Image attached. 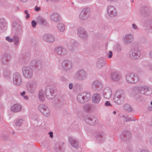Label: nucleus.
<instances>
[{"label": "nucleus", "mask_w": 152, "mask_h": 152, "mask_svg": "<svg viewBox=\"0 0 152 152\" xmlns=\"http://www.w3.org/2000/svg\"><path fill=\"white\" fill-rule=\"evenodd\" d=\"M78 88L77 89V91ZM77 102L82 103L89 101L90 99V93L88 92H77Z\"/></svg>", "instance_id": "1"}, {"label": "nucleus", "mask_w": 152, "mask_h": 152, "mask_svg": "<svg viewBox=\"0 0 152 152\" xmlns=\"http://www.w3.org/2000/svg\"><path fill=\"white\" fill-rule=\"evenodd\" d=\"M125 98V95L124 91L121 90H119L115 94L113 99L115 103L120 105L124 102Z\"/></svg>", "instance_id": "2"}, {"label": "nucleus", "mask_w": 152, "mask_h": 152, "mask_svg": "<svg viewBox=\"0 0 152 152\" xmlns=\"http://www.w3.org/2000/svg\"><path fill=\"white\" fill-rule=\"evenodd\" d=\"M22 72L23 77L26 79H31L33 76V69L29 66H23L22 68Z\"/></svg>", "instance_id": "3"}, {"label": "nucleus", "mask_w": 152, "mask_h": 152, "mask_svg": "<svg viewBox=\"0 0 152 152\" xmlns=\"http://www.w3.org/2000/svg\"><path fill=\"white\" fill-rule=\"evenodd\" d=\"M26 86L27 91L30 93H33L38 87V82L35 80H29L27 82Z\"/></svg>", "instance_id": "4"}, {"label": "nucleus", "mask_w": 152, "mask_h": 152, "mask_svg": "<svg viewBox=\"0 0 152 152\" xmlns=\"http://www.w3.org/2000/svg\"><path fill=\"white\" fill-rule=\"evenodd\" d=\"M126 82L129 84H133L136 83L138 80L137 75L133 73H129L125 76Z\"/></svg>", "instance_id": "5"}, {"label": "nucleus", "mask_w": 152, "mask_h": 152, "mask_svg": "<svg viewBox=\"0 0 152 152\" xmlns=\"http://www.w3.org/2000/svg\"><path fill=\"white\" fill-rule=\"evenodd\" d=\"M12 81L14 85L19 86L23 83V80L20 74L18 72H15L14 73L12 76Z\"/></svg>", "instance_id": "6"}, {"label": "nucleus", "mask_w": 152, "mask_h": 152, "mask_svg": "<svg viewBox=\"0 0 152 152\" xmlns=\"http://www.w3.org/2000/svg\"><path fill=\"white\" fill-rule=\"evenodd\" d=\"M47 99H52L55 97V90L53 88L50 86H48L44 90Z\"/></svg>", "instance_id": "7"}, {"label": "nucleus", "mask_w": 152, "mask_h": 152, "mask_svg": "<svg viewBox=\"0 0 152 152\" xmlns=\"http://www.w3.org/2000/svg\"><path fill=\"white\" fill-rule=\"evenodd\" d=\"M92 136L98 143H100L105 139V137L104 133L101 132L96 131L93 133Z\"/></svg>", "instance_id": "8"}, {"label": "nucleus", "mask_w": 152, "mask_h": 152, "mask_svg": "<svg viewBox=\"0 0 152 152\" xmlns=\"http://www.w3.org/2000/svg\"><path fill=\"white\" fill-rule=\"evenodd\" d=\"M90 9L89 8H84L80 14V18L83 20H87L90 17Z\"/></svg>", "instance_id": "9"}, {"label": "nucleus", "mask_w": 152, "mask_h": 152, "mask_svg": "<svg viewBox=\"0 0 152 152\" xmlns=\"http://www.w3.org/2000/svg\"><path fill=\"white\" fill-rule=\"evenodd\" d=\"M84 119L87 124L91 126L95 125L97 123V118L93 115H86Z\"/></svg>", "instance_id": "10"}, {"label": "nucleus", "mask_w": 152, "mask_h": 152, "mask_svg": "<svg viewBox=\"0 0 152 152\" xmlns=\"http://www.w3.org/2000/svg\"><path fill=\"white\" fill-rule=\"evenodd\" d=\"M129 54L131 58L133 59H137L140 55V52L137 48H132L130 50Z\"/></svg>", "instance_id": "11"}, {"label": "nucleus", "mask_w": 152, "mask_h": 152, "mask_svg": "<svg viewBox=\"0 0 152 152\" xmlns=\"http://www.w3.org/2000/svg\"><path fill=\"white\" fill-rule=\"evenodd\" d=\"M39 110L45 116L48 117L50 115V111L48 107L44 104L39 105Z\"/></svg>", "instance_id": "12"}, {"label": "nucleus", "mask_w": 152, "mask_h": 152, "mask_svg": "<svg viewBox=\"0 0 152 152\" xmlns=\"http://www.w3.org/2000/svg\"><path fill=\"white\" fill-rule=\"evenodd\" d=\"M103 87V85L101 81L99 80H96L92 83L91 88L94 91H97Z\"/></svg>", "instance_id": "13"}, {"label": "nucleus", "mask_w": 152, "mask_h": 152, "mask_svg": "<svg viewBox=\"0 0 152 152\" xmlns=\"http://www.w3.org/2000/svg\"><path fill=\"white\" fill-rule=\"evenodd\" d=\"M112 94V89L109 87H106L104 88L102 91L103 96L107 99H110Z\"/></svg>", "instance_id": "14"}, {"label": "nucleus", "mask_w": 152, "mask_h": 152, "mask_svg": "<svg viewBox=\"0 0 152 152\" xmlns=\"http://www.w3.org/2000/svg\"><path fill=\"white\" fill-rule=\"evenodd\" d=\"M140 93L146 95H149L151 93L150 88L146 86H141L139 87Z\"/></svg>", "instance_id": "15"}, {"label": "nucleus", "mask_w": 152, "mask_h": 152, "mask_svg": "<svg viewBox=\"0 0 152 152\" xmlns=\"http://www.w3.org/2000/svg\"><path fill=\"white\" fill-rule=\"evenodd\" d=\"M72 66V62L69 60H65L61 63V67L65 70L67 71L71 69Z\"/></svg>", "instance_id": "16"}, {"label": "nucleus", "mask_w": 152, "mask_h": 152, "mask_svg": "<svg viewBox=\"0 0 152 152\" xmlns=\"http://www.w3.org/2000/svg\"><path fill=\"white\" fill-rule=\"evenodd\" d=\"M13 28L12 30L14 31L15 34H21L22 32V26L16 22H14L12 24Z\"/></svg>", "instance_id": "17"}, {"label": "nucleus", "mask_w": 152, "mask_h": 152, "mask_svg": "<svg viewBox=\"0 0 152 152\" xmlns=\"http://www.w3.org/2000/svg\"><path fill=\"white\" fill-rule=\"evenodd\" d=\"M42 38L44 41L48 43L53 42L55 39L54 35L51 34H45Z\"/></svg>", "instance_id": "18"}, {"label": "nucleus", "mask_w": 152, "mask_h": 152, "mask_svg": "<svg viewBox=\"0 0 152 152\" xmlns=\"http://www.w3.org/2000/svg\"><path fill=\"white\" fill-rule=\"evenodd\" d=\"M86 77V73L83 70H80L77 73V80L82 81L85 79Z\"/></svg>", "instance_id": "19"}, {"label": "nucleus", "mask_w": 152, "mask_h": 152, "mask_svg": "<svg viewBox=\"0 0 152 152\" xmlns=\"http://www.w3.org/2000/svg\"><path fill=\"white\" fill-rule=\"evenodd\" d=\"M107 64L106 59L104 58L100 57L97 60L96 62V66L97 68L100 69L105 66Z\"/></svg>", "instance_id": "20"}, {"label": "nucleus", "mask_w": 152, "mask_h": 152, "mask_svg": "<svg viewBox=\"0 0 152 152\" xmlns=\"http://www.w3.org/2000/svg\"><path fill=\"white\" fill-rule=\"evenodd\" d=\"M78 35L83 39H86L88 36V34L86 30L83 28L80 27L77 29Z\"/></svg>", "instance_id": "21"}, {"label": "nucleus", "mask_w": 152, "mask_h": 152, "mask_svg": "<svg viewBox=\"0 0 152 152\" xmlns=\"http://www.w3.org/2000/svg\"><path fill=\"white\" fill-rule=\"evenodd\" d=\"M55 51L58 55L62 56L65 55L67 53V50L64 47H58L55 48Z\"/></svg>", "instance_id": "22"}, {"label": "nucleus", "mask_w": 152, "mask_h": 152, "mask_svg": "<svg viewBox=\"0 0 152 152\" xmlns=\"http://www.w3.org/2000/svg\"><path fill=\"white\" fill-rule=\"evenodd\" d=\"M110 77L111 79L114 82H118L121 78V75L116 71H114L111 73Z\"/></svg>", "instance_id": "23"}, {"label": "nucleus", "mask_w": 152, "mask_h": 152, "mask_svg": "<svg viewBox=\"0 0 152 152\" xmlns=\"http://www.w3.org/2000/svg\"><path fill=\"white\" fill-rule=\"evenodd\" d=\"M107 11L108 15L111 17H114L117 15L115 7L111 5H109L107 7Z\"/></svg>", "instance_id": "24"}, {"label": "nucleus", "mask_w": 152, "mask_h": 152, "mask_svg": "<svg viewBox=\"0 0 152 152\" xmlns=\"http://www.w3.org/2000/svg\"><path fill=\"white\" fill-rule=\"evenodd\" d=\"M11 58L10 55L8 53L4 54L1 58V62L3 65L6 64Z\"/></svg>", "instance_id": "25"}, {"label": "nucleus", "mask_w": 152, "mask_h": 152, "mask_svg": "<svg viewBox=\"0 0 152 152\" xmlns=\"http://www.w3.org/2000/svg\"><path fill=\"white\" fill-rule=\"evenodd\" d=\"M92 100L93 103L96 104H99L101 100L100 95L98 93L94 94L92 96Z\"/></svg>", "instance_id": "26"}, {"label": "nucleus", "mask_w": 152, "mask_h": 152, "mask_svg": "<svg viewBox=\"0 0 152 152\" xmlns=\"http://www.w3.org/2000/svg\"><path fill=\"white\" fill-rule=\"evenodd\" d=\"M10 109L12 112L17 113L21 111L22 109V107L20 104H16L11 106Z\"/></svg>", "instance_id": "27"}, {"label": "nucleus", "mask_w": 152, "mask_h": 152, "mask_svg": "<svg viewBox=\"0 0 152 152\" xmlns=\"http://www.w3.org/2000/svg\"><path fill=\"white\" fill-rule=\"evenodd\" d=\"M133 38V36L131 34H128L124 37L123 41L126 44L131 43L132 42Z\"/></svg>", "instance_id": "28"}, {"label": "nucleus", "mask_w": 152, "mask_h": 152, "mask_svg": "<svg viewBox=\"0 0 152 152\" xmlns=\"http://www.w3.org/2000/svg\"><path fill=\"white\" fill-rule=\"evenodd\" d=\"M7 28V25L5 21L3 19L0 20V32L1 33L6 31Z\"/></svg>", "instance_id": "29"}, {"label": "nucleus", "mask_w": 152, "mask_h": 152, "mask_svg": "<svg viewBox=\"0 0 152 152\" xmlns=\"http://www.w3.org/2000/svg\"><path fill=\"white\" fill-rule=\"evenodd\" d=\"M13 45L15 46L19 45L20 42V37L17 35H15L13 36Z\"/></svg>", "instance_id": "30"}, {"label": "nucleus", "mask_w": 152, "mask_h": 152, "mask_svg": "<svg viewBox=\"0 0 152 152\" xmlns=\"http://www.w3.org/2000/svg\"><path fill=\"white\" fill-rule=\"evenodd\" d=\"M130 137L129 132L125 131L121 135V139L122 140H128Z\"/></svg>", "instance_id": "31"}, {"label": "nucleus", "mask_w": 152, "mask_h": 152, "mask_svg": "<svg viewBox=\"0 0 152 152\" xmlns=\"http://www.w3.org/2000/svg\"><path fill=\"white\" fill-rule=\"evenodd\" d=\"M84 110L87 113H91L93 111L92 105L91 104H86L83 106Z\"/></svg>", "instance_id": "32"}, {"label": "nucleus", "mask_w": 152, "mask_h": 152, "mask_svg": "<svg viewBox=\"0 0 152 152\" xmlns=\"http://www.w3.org/2000/svg\"><path fill=\"white\" fill-rule=\"evenodd\" d=\"M51 20L53 22H57L60 19V16L59 14L57 13H54L51 16Z\"/></svg>", "instance_id": "33"}, {"label": "nucleus", "mask_w": 152, "mask_h": 152, "mask_svg": "<svg viewBox=\"0 0 152 152\" xmlns=\"http://www.w3.org/2000/svg\"><path fill=\"white\" fill-rule=\"evenodd\" d=\"M45 94L44 90L41 89L39 91V97L40 100L41 101H44L45 99Z\"/></svg>", "instance_id": "34"}, {"label": "nucleus", "mask_w": 152, "mask_h": 152, "mask_svg": "<svg viewBox=\"0 0 152 152\" xmlns=\"http://www.w3.org/2000/svg\"><path fill=\"white\" fill-rule=\"evenodd\" d=\"M121 118H122L124 121H125L126 122L134 121V118L133 117H129L128 115H122L121 116Z\"/></svg>", "instance_id": "35"}, {"label": "nucleus", "mask_w": 152, "mask_h": 152, "mask_svg": "<svg viewBox=\"0 0 152 152\" xmlns=\"http://www.w3.org/2000/svg\"><path fill=\"white\" fill-rule=\"evenodd\" d=\"M37 22L42 25H45L47 23V20L39 16L37 18Z\"/></svg>", "instance_id": "36"}, {"label": "nucleus", "mask_w": 152, "mask_h": 152, "mask_svg": "<svg viewBox=\"0 0 152 152\" xmlns=\"http://www.w3.org/2000/svg\"><path fill=\"white\" fill-rule=\"evenodd\" d=\"M11 72L8 70H6L4 71V78L7 79H9L11 78Z\"/></svg>", "instance_id": "37"}, {"label": "nucleus", "mask_w": 152, "mask_h": 152, "mask_svg": "<svg viewBox=\"0 0 152 152\" xmlns=\"http://www.w3.org/2000/svg\"><path fill=\"white\" fill-rule=\"evenodd\" d=\"M69 143L74 148H76V140L75 138L72 137H70L69 138Z\"/></svg>", "instance_id": "38"}, {"label": "nucleus", "mask_w": 152, "mask_h": 152, "mask_svg": "<svg viewBox=\"0 0 152 152\" xmlns=\"http://www.w3.org/2000/svg\"><path fill=\"white\" fill-rule=\"evenodd\" d=\"M58 30L61 32L64 31L65 30V26L62 23H59L57 26Z\"/></svg>", "instance_id": "39"}, {"label": "nucleus", "mask_w": 152, "mask_h": 152, "mask_svg": "<svg viewBox=\"0 0 152 152\" xmlns=\"http://www.w3.org/2000/svg\"><path fill=\"white\" fill-rule=\"evenodd\" d=\"M40 119L39 118V116L37 115H33L31 116V121L32 122H38L40 121Z\"/></svg>", "instance_id": "40"}, {"label": "nucleus", "mask_w": 152, "mask_h": 152, "mask_svg": "<svg viewBox=\"0 0 152 152\" xmlns=\"http://www.w3.org/2000/svg\"><path fill=\"white\" fill-rule=\"evenodd\" d=\"M55 150L56 152H63L62 145L56 144L55 146Z\"/></svg>", "instance_id": "41"}, {"label": "nucleus", "mask_w": 152, "mask_h": 152, "mask_svg": "<svg viewBox=\"0 0 152 152\" xmlns=\"http://www.w3.org/2000/svg\"><path fill=\"white\" fill-rule=\"evenodd\" d=\"M75 48L76 42L75 41L72 43L70 45L68 46V49L72 52L75 50Z\"/></svg>", "instance_id": "42"}, {"label": "nucleus", "mask_w": 152, "mask_h": 152, "mask_svg": "<svg viewBox=\"0 0 152 152\" xmlns=\"http://www.w3.org/2000/svg\"><path fill=\"white\" fill-rule=\"evenodd\" d=\"M139 92H140L139 88H134L131 91V95L132 96H133Z\"/></svg>", "instance_id": "43"}, {"label": "nucleus", "mask_w": 152, "mask_h": 152, "mask_svg": "<svg viewBox=\"0 0 152 152\" xmlns=\"http://www.w3.org/2000/svg\"><path fill=\"white\" fill-rule=\"evenodd\" d=\"M24 120L22 119H19L17 120L16 121L15 124L16 126L18 127L20 126L23 124Z\"/></svg>", "instance_id": "44"}, {"label": "nucleus", "mask_w": 152, "mask_h": 152, "mask_svg": "<svg viewBox=\"0 0 152 152\" xmlns=\"http://www.w3.org/2000/svg\"><path fill=\"white\" fill-rule=\"evenodd\" d=\"M125 110L129 112H132V109L131 106L128 104H125L123 106Z\"/></svg>", "instance_id": "45"}, {"label": "nucleus", "mask_w": 152, "mask_h": 152, "mask_svg": "<svg viewBox=\"0 0 152 152\" xmlns=\"http://www.w3.org/2000/svg\"><path fill=\"white\" fill-rule=\"evenodd\" d=\"M148 11V9L146 7L142 8L140 10V12L142 13H146Z\"/></svg>", "instance_id": "46"}, {"label": "nucleus", "mask_w": 152, "mask_h": 152, "mask_svg": "<svg viewBox=\"0 0 152 152\" xmlns=\"http://www.w3.org/2000/svg\"><path fill=\"white\" fill-rule=\"evenodd\" d=\"M6 39L9 42H12L13 41V37L11 38L10 37L8 36L6 37Z\"/></svg>", "instance_id": "47"}, {"label": "nucleus", "mask_w": 152, "mask_h": 152, "mask_svg": "<svg viewBox=\"0 0 152 152\" xmlns=\"http://www.w3.org/2000/svg\"><path fill=\"white\" fill-rule=\"evenodd\" d=\"M24 12L26 14V18L28 19L30 17V15L28 13V11L27 10H25L24 11Z\"/></svg>", "instance_id": "48"}, {"label": "nucleus", "mask_w": 152, "mask_h": 152, "mask_svg": "<svg viewBox=\"0 0 152 152\" xmlns=\"http://www.w3.org/2000/svg\"><path fill=\"white\" fill-rule=\"evenodd\" d=\"M34 10L35 11L37 12H38L39 11H40L41 10V7H38L37 6H36L34 8Z\"/></svg>", "instance_id": "49"}, {"label": "nucleus", "mask_w": 152, "mask_h": 152, "mask_svg": "<svg viewBox=\"0 0 152 152\" xmlns=\"http://www.w3.org/2000/svg\"><path fill=\"white\" fill-rule=\"evenodd\" d=\"M132 26L134 30L137 31L138 30V27L134 23H133L132 24Z\"/></svg>", "instance_id": "50"}, {"label": "nucleus", "mask_w": 152, "mask_h": 152, "mask_svg": "<svg viewBox=\"0 0 152 152\" xmlns=\"http://www.w3.org/2000/svg\"><path fill=\"white\" fill-rule=\"evenodd\" d=\"M104 104L106 106H111L112 105L109 101H106Z\"/></svg>", "instance_id": "51"}, {"label": "nucleus", "mask_w": 152, "mask_h": 152, "mask_svg": "<svg viewBox=\"0 0 152 152\" xmlns=\"http://www.w3.org/2000/svg\"><path fill=\"white\" fill-rule=\"evenodd\" d=\"M113 56V53L111 51L109 52V53L108 54V57L109 58H111Z\"/></svg>", "instance_id": "52"}, {"label": "nucleus", "mask_w": 152, "mask_h": 152, "mask_svg": "<svg viewBox=\"0 0 152 152\" xmlns=\"http://www.w3.org/2000/svg\"><path fill=\"white\" fill-rule=\"evenodd\" d=\"M37 25V23L34 20H33L31 22L32 26L33 27H35Z\"/></svg>", "instance_id": "53"}, {"label": "nucleus", "mask_w": 152, "mask_h": 152, "mask_svg": "<svg viewBox=\"0 0 152 152\" xmlns=\"http://www.w3.org/2000/svg\"><path fill=\"white\" fill-rule=\"evenodd\" d=\"M69 87L70 90H72L73 87V83H70L69 85Z\"/></svg>", "instance_id": "54"}, {"label": "nucleus", "mask_w": 152, "mask_h": 152, "mask_svg": "<svg viewBox=\"0 0 152 152\" xmlns=\"http://www.w3.org/2000/svg\"><path fill=\"white\" fill-rule=\"evenodd\" d=\"M60 80L62 81H64L65 80V78L64 77L61 76L60 77Z\"/></svg>", "instance_id": "55"}, {"label": "nucleus", "mask_w": 152, "mask_h": 152, "mask_svg": "<svg viewBox=\"0 0 152 152\" xmlns=\"http://www.w3.org/2000/svg\"><path fill=\"white\" fill-rule=\"evenodd\" d=\"M26 94V92L25 91H24L20 93V95L21 96H22L23 97V96L25 95Z\"/></svg>", "instance_id": "56"}, {"label": "nucleus", "mask_w": 152, "mask_h": 152, "mask_svg": "<svg viewBox=\"0 0 152 152\" xmlns=\"http://www.w3.org/2000/svg\"><path fill=\"white\" fill-rule=\"evenodd\" d=\"M50 138H52L53 137V133L52 132H50L48 133Z\"/></svg>", "instance_id": "57"}, {"label": "nucleus", "mask_w": 152, "mask_h": 152, "mask_svg": "<svg viewBox=\"0 0 152 152\" xmlns=\"http://www.w3.org/2000/svg\"><path fill=\"white\" fill-rule=\"evenodd\" d=\"M23 98L26 100H27L28 99V97L27 96L24 95L23 97Z\"/></svg>", "instance_id": "58"}, {"label": "nucleus", "mask_w": 152, "mask_h": 152, "mask_svg": "<svg viewBox=\"0 0 152 152\" xmlns=\"http://www.w3.org/2000/svg\"><path fill=\"white\" fill-rule=\"evenodd\" d=\"M110 3H114L116 1V0H107Z\"/></svg>", "instance_id": "59"}, {"label": "nucleus", "mask_w": 152, "mask_h": 152, "mask_svg": "<svg viewBox=\"0 0 152 152\" xmlns=\"http://www.w3.org/2000/svg\"><path fill=\"white\" fill-rule=\"evenodd\" d=\"M148 66L149 67V69H152V64H150Z\"/></svg>", "instance_id": "60"}, {"label": "nucleus", "mask_w": 152, "mask_h": 152, "mask_svg": "<svg viewBox=\"0 0 152 152\" xmlns=\"http://www.w3.org/2000/svg\"><path fill=\"white\" fill-rule=\"evenodd\" d=\"M149 56L152 59V51L150 52Z\"/></svg>", "instance_id": "61"}, {"label": "nucleus", "mask_w": 152, "mask_h": 152, "mask_svg": "<svg viewBox=\"0 0 152 152\" xmlns=\"http://www.w3.org/2000/svg\"><path fill=\"white\" fill-rule=\"evenodd\" d=\"M77 150L79 151H82V149L81 148L77 147Z\"/></svg>", "instance_id": "62"}, {"label": "nucleus", "mask_w": 152, "mask_h": 152, "mask_svg": "<svg viewBox=\"0 0 152 152\" xmlns=\"http://www.w3.org/2000/svg\"><path fill=\"white\" fill-rule=\"evenodd\" d=\"M148 150H143L140 151V152H147Z\"/></svg>", "instance_id": "63"}, {"label": "nucleus", "mask_w": 152, "mask_h": 152, "mask_svg": "<svg viewBox=\"0 0 152 152\" xmlns=\"http://www.w3.org/2000/svg\"><path fill=\"white\" fill-rule=\"evenodd\" d=\"M21 1L23 2H26L28 0H20Z\"/></svg>", "instance_id": "64"}]
</instances>
